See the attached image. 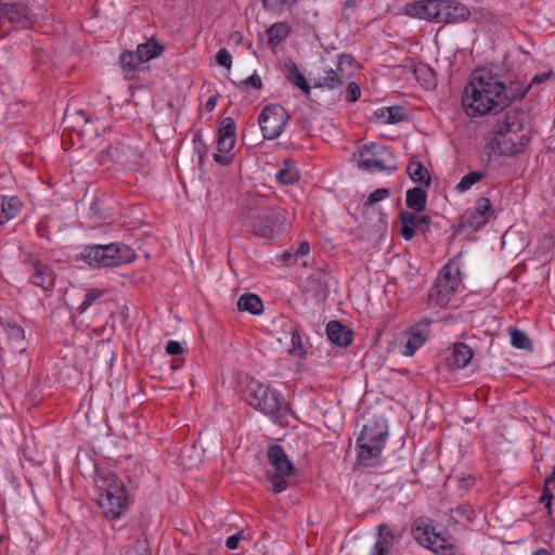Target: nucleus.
I'll return each mask as SVG.
<instances>
[{
  "instance_id": "30",
  "label": "nucleus",
  "mask_w": 555,
  "mask_h": 555,
  "mask_svg": "<svg viewBox=\"0 0 555 555\" xmlns=\"http://www.w3.org/2000/svg\"><path fill=\"white\" fill-rule=\"evenodd\" d=\"M164 51V47L153 38L138 46L135 54L139 62H147L154 57L159 56Z\"/></svg>"
},
{
  "instance_id": "62",
  "label": "nucleus",
  "mask_w": 555,
  "mask_h": 555,
  "mask_svg": "<svg viewBox=\"0 0 555 555\" xmlns=\"http://www.w3.org/2000/svg\"><path fill=\"white\" fill-rule=\"evenodd\" d=\"M545 508L547 509L548 514H552V502L550 505H545Z\"/></svg>"
},
{
  "instance_id": "27",
  "label": "nucleus",
  "mask_w": 555,
  "mask_h": 555,
  "mask_svg": "<svg viewBox=\"0 0 555 555\" xmlns=\"http://www.w3.org/2000/svg\"><path fill=\"white\" fill-rule=\"evenodd\" d=\"M327 278L325 272H315L308 276L306 282V289L312 296H324L327 291Z\"/></svg>"
},
{
  "instance_id": "37",
  "label": "nucleus",
  "mask_w": 555,
  "mask_h": 555,
  "mask_svg": "<svg viewBox=\"0 0 555 555\" xmlns=\"http://www.w3.org/2000/svg\"><path fill=\"white\" fill-rule=\"evenodd\" d=\"M508 333L511 335V343L513 347L529 351L532 350V343L524 331L511 326L508 327Z\"/></svg>"
},
{
  "instance_id": "45",
  "label": "nucleus",
  "mask_w": 555,
  "mask_h": 555,
  "mask_svg": "<svg viewBox=\"0 0 555 555\" xmlns=\"http://www.w3.org/2000/svg\"><path fill=\"white\" fill-rule=\"evenodd\" d=\"M249 87L260 89L262 87L261 78L254 74L238 83V88L243 91H246Z\"/></svg>"
},
{
  "instance_id": "11",
  "label": "nucleus",
  "mask_w": 555,
  "mask_h": 555,
  "mask_svg": "<svg viewBox=\"0 0 555 555\" xmlns=\"http://www.w3.org/2000/svg\"><path fill=\"white\" fill-rule=\"evenodd\" d=\"M289 119V114L280 104L266 106L258 118V122L264 139H276L283 131Z\"/></svg>"
},
{
  "instance_id": "38",
  "label": "nucleus",
  "mask_w": 555,
  "mask_h": 555,
  "mask_svg": "<svg viewBox=\"0 0 555 555\" xmlns=\"http://www.w3.org/2000/svg\"><path fill=\"white\" fill-rule=\"evenodd\" d=\"M298 0H261L264 10L281 14L291 10Z\"/></svg>"
},
{
  "instance_id": "32",
  "label": "nucleus",
  "mask_w": 555,
  "mask_h": 555,
  "mask_svg": "<svg viewBox=\"0 0 555 555\" xmlns=\"http://www.w3.org/2000/svg\"><path fill=\"white\" fill-rule=\"evenodd\" d=\"M285 69L287 72V79L291 80L297 88L309 94L311 88L307 82L305 76L299 72L297 65L293 61L285 62Z\"/></svg>"
},
{
  "instance_id": "4",
  "label": "nucleus",
  "mask_w": 555,
  "mask_h": 555,
  "mask_svg": "<svg viewBox=\"0 0 555 555\" xmlns=\"http://www.w3.org/2000/svg\"><path fill=\"white\" fill-rule=\"evenodd\" d=\"M245 401L261 413L279 421L287 410L280 395L257 379H249L244 391Z\"/></svg>"
},
{
  "instance_id": "26",
  "label": "nucleus",
  "mask_w": 555,
  "mask_h": 555,
  "mask_svg": "<svg viewBox=\"0 0 555 555\" xmlns=\"http://www.w3.org/2000/svg\"><path fill=\"white\" fill-rule=\"evenodd\" d=\"M4 330L8 334L9 345L12 347L13 352L25 350V331L22 326L16 323L8 322L4 325Z\"/></svg>"
},
{
  "instance_id": "49",
  "label": "nucleus",
  "mask_w": 555,
  "mask_h": 555,
  "mask_svg": "<svg viewBox=\"0 0 555 555\" xmlns=\"http://www.w3.org/2000/svg\"><path fill=\"white\" fill-rule=\"evenodd\" d=\"M166 351H167V353H169L171 356H178L183 352V348L180 345V343L170 340L166 346Z\"/></svg>"
},
{
  "instance_id": "42",
  "label": "nucleus",
  "mask_w": 555,
  "mask_h": 555,
  "mask_svg": "<svg viewBox=\"0 0 555 555\" xmlns=\"http://www.w3.org/2000/svg\"><path fill=\"white\" fill-rule=\"evenodd\" d=\"M218 137L236 138L235 135V122L232 118L228 117L221 121Z\"/></svg>"
},
{
  "instance_id": "24",
  "label": "nucleus",
  "mask_w": 555,
  "mask_h": 555,
  "mask_svg": "<svg viewBox=\"0 0 555 555\" xmlns=\"http://www.w3.org/2000/svg\"><path fill=\"white\" fill-rule=\"evenodd\" d=\"M23 204L17 196L1 197L0 224H3L15 218L22 210Z\"/></svg>"
},
{
  "instance_id": "43",
  "label": "nucleus",
  "mask_w": 555,
  "mask_h": 555,
  "mask_svg": "<svg viewBox=\"0 0 555 555\" xmlns=\"http://www.w3.org/2000/svg\"><path fill=\"white\" fill-rule=\"evenodd\" d=\"M388 195H389L388 189H385V188L377 189L370 194V196L367 197L364 205H365V207H370V206L385 199Z\"/></svg>"
},
{
  "instance_id": "60",
  "label": "nucleus",
  "mask_w": 555,
  "mask_h": 555,
  "mask_svg": "<svg viewBox=\"0 0 555 555\" xmlns=\"http://www.w3.org/2000/svg\"><path fill=\"white\" fill-rule=\"evenodd\" d=\"M533 555H551L550 552L545 548H539L537 550Z\"/></svg>"
},
{
  "instance_id": "15",
  "label": "nucleus",
  "mask_w": 555,
  "mask_h": 555,
  "mask_svg": "<svg viewBox=\"0 0 555 555\" xmlns=\"http://www.w3.org/2000/svg\"><path fill=\"white\" fill-rule=\"evenodd\" d=\"M400 233L406 241L411 240L416 231L426 232L429 229L430 219L428 216H417L412 211L400 212Z\"/></svg>"
},
{
  "instance_id": "59",
  "label": "nucleus",
  "mask_w": 555,
  "mask_h": 555,
  "mask_svg": "<svg viewBox=\"0 0 555 555\" xmlns=\"http://www.w3.org/2000/svg\"><path fill=\"white\" fill-rule=\"evenodd\" d=\"M553 483H555V466H554L552 473L544 480L545 486L550 487Z\"/></svg>"
},
{
  "instance_id": "23",
  "label": "nucleus",
  "mask_w": 555,
  "mask_h": 555,
  "mask_svg": "<svg viewBox=\"0 0 555 555\" xmlns=\"http://www.w3.org/2000/svg\"><path fill=\"white\" fill-rule=\"evenodd\" d=\"M377 529L378 537L374 544L373 555H390L395 542V535L387 525H379Z\"/></svg>"
},
{
  "instance_id": "50",
  "label": "nucleus",
  "mask_w": 555,
  "mask_h": 555,
  "mask_svg": "<svg viewBox=\"0 0 555 555\" xmlns=\"http://www.w3.org/2000/svg\"><path fill=\"white\" fill-rule=\"evenodd\" d=\"M243 539V533L242 531L229 537L225 541V546L229 548V550H235L237 548V545H238V542Z\"/></svg>"
},
{
  "instance_id": "22",
  "label": "nucleus",
  "mask_w": 555,
  "mask_h": 555,
  "mask_svg": "<svg viewBox=\"0 0 555 555\" xmlns=\"http://www.w3.org/2000/svg\"><path fill=\"white\" fill-rule=\"evenodd\" d=\"M473 350L469 346L464 343H457L453 345L451 357H449V366L453 369H463L469 364L473 359Z\"/></svg>"
},
{
  "instance_id": "7",
  "label": "nucleus",
  "mask_w": 555,
  "mask_h": 555,
  "mask_svg": "<svg viewBox=\"0 0 555 555\" xmlns=\"http://www.w3.org/2000/svg\"><path fill=\"white\" fill-rule=\"evenodd\" d=\"M268 460L274 468L273 473H268V478L272 482V491L274 493L285 491L288 488L286 478L295 473L292 461L280 444L269 447Z\"/></svg>"
},
{
  "instance_id": "31",
  "label": "nucleus",
  "mask_w": 555,
  "mask_h": 555,
  "mask_svg": "<svg viewBox=\"0 0 555 555\" xmlns=\"http://www.w3.org/2000/svg\"><path fill=\"white\" fill-rule=\"evenodd\" d=\"M240 311H247L251 314H260L263 311V304L255 294H244L237 300Z\"/></svg>"
},
{
  "instance_id": "39",
  "label": "nucleus",
  "mask_w": 555,
  "mask_h": 555,
  "mask_svg": "<svg viewBox=\"0 0 555 555\" xmlns=\"http://www.w3.org/2000/svg\"><path fill=\"white\" fill-rule=\"evenodd\" d=\"M143 62L138 61V55L132 52H124L120 55V65L124 68V70L127 72L126 77L130 79L132 77V74L135 72V69L142 64Z\"/></svg>"
},
{
  "instance_id": "20",
  "label": "nucleus",
  "mask_w": 555,
  "mask_h": 555,
  "mask_svg": "<svg viewBox=\"0 0 555 555\" xmlns=\"http://www.w3.org/2000/svg\"><path fill=\"white\" fill-rule=\"evenodd\" d=\"M442 24L465 21L469 16V10L462 3L451 0H441Z\"/></svg>"
},
{
  "instance_id": "28",
  "label": "nucleus",
  "mask_w": 555,
  "mask_h": 555,
  "mask_svg": "<svg viewBox=\"0 0 555 555\" xmlns=\"http://www.w3.org/2000/svg\"><path fill=\"white\" fill-rule=\"evenodd\" d=\"M409 177L416 183L423 184L426 188L430 185L431 179L426 167L415 158H411L406 168Z\"/></svg>"
},
{
  "instance_id": "1",
  "label": "nucleus",
  "mask_w": 555,
  "mask_h": 555,
  "mask_svg": "<svg viewBox=\"0 0 555 555\" xmlns=\"http://www.w3.org/2000/svg\"><path fill=\"white\" fill-rule=\"evenodd\" d=\"M530 86L526 89L515 85L508 87L498 74L491 70H482L474 75L465 87L462 105L470 117L483 116L493 112H502L516 99H522Z\"/></svg>"
},
{
  "instance_id": "40",
  "label": "nucleus",
  "mask_w": 555,
  "mask_h": 555,
  "mask_svg": "<svg viewBox=\"0 0 555 555\" xmlns=\"http://www.w3.org/2000/svg\"><path fill=\"white\" fill-rule=\"evenodd\" d=\"M292 347L288 349V353L304 358L306 356V349L304 348L302 339L298 328L293 327L291 331Z\"/></svg>"
},
{
  "instance_id": "21",
  "label": "nucleus",
  "mask_w": 555,
  "mask_h": 555,
  "mask_svg": "<svg viewBox=\"0 0 555 555\" xmlns=\"http://www.w3.org/2000/svg\"><path fill=\"white\" fill-rule=\"evenodd\" d=\"M330 341L339 347H348L352 341V332L338 321H330L326 325Z\"/></svg>"
},
{
  "instance_id": "52",
  "label": "nucleus",
  "mask_w": 555,
  "mask_h": 555,
  "mask_svg": "<svg viewBox=\"0 0 555 555\" xmlns=\"http://www.w3.org/2000/svg\"><path fill=\"white\" fill-rule=\"evenodd\" d=\"M553 493L551 491V488L548 486H545L543 487L542 489V494L540 496V502L545 505H550V503L552 502L553 500Z\"/></svg>"
},
{
  "instance_id": "12",
  "label": "nucleus",
  "mask_w": 555,
  "mask_h": 555,
  "mask_svg": "<svg viewBox=\"0 0 555 555\" xmlns=\"http://www.w3.org/2000/svg\"><path fill=\"white\" fill-rule=\"evenodd\" d=\"M414 539L422 545L435 552L438 550L452 548V542L441 532H436L434 527L416 521L412 528Z\"/></svg>"
},
{
  "instance_id": "10",
  "label": "nucleus",
  "mask_w": 555,
  "mask_h": 555,
  "mask_svg": "<svg viewBox=\"0 0 555 555\" xmlns=\"http://www.w3.org/2000/svg\"><path fill=\"white\" fill-rule=\"evenodd\" d=\"M359 167L370 171H393V154L382 144L364 145L359 152Z\"/></svg>"
},
{
  "instance_id": "61",
  "label": "nucleus",
  "mask_w": 555,
  "mask_h": 555,
  "mask_svg": "<svg viewBox=\"0 0 555 555\" xmlns=\"http://www.w3.org/2000/svg\"><path fill=\"white\" fill-rule=\"evenodd\" d=\"M357 4V1L356 0H347L345 2V8H354Z\"/></svg>"
},
{
  "instance_id": "41",
  "label": "nucleus",
  "mask_w": 555,
  "mask_h": 555,
  "mask_svg": "<svg viewBox=\"0 0 555 555\" xmlns=\"http://www.w3.org/2000/svg\"><path fill=\"white\" fill-rule=\"evenodd\" d=\"M483 177V172L472 171L461 179L456 186V190L460 192H465L469 190L475 183L479 182Z\"/></svg>"
},
{
  "instance_id": "46",
  "label": "nucleus",
  "mask_w": 555,
  "mask_h": 555,
  "mask_svg": "<svg viewBox=\"0 0 555 555\" xmlns=\"http://www.w3.org/2000/svg\"><path fill=\"white\" fill-rule=\"evenodd\" d=\"M216 61L220 66L230 69L232 65V56L227 49H220L216 54Z\"/></svg>"
},
{
  "instance_id": "3",
  "label": "nucleus",
  "mask_w": 555,
  "mask_h": 555,
  "mask_svg": "<svg viewBox=\"0 0 555 555\" xmlns=\"http://www.w3.org/2000/svg\"><path fill=\"white\" fill-rule=\"evenodd\" d=\"M95 486L100 491L98 504L103 514L106 517H119L128 505V495L124 482L114 474H99L95 477Z\"/></svg>"
},
{
  "instance_id": "51",
  "label": "nucleus",
  "mask_w": 555,
  "mask_h": 555,
  "mask_svg": "<svg viewBox=\"0 0 555 555\" xmlns=\"http://www.w3.org/2000/svg\"><path fill=\"white\" fill-rule=\"evenodd\" d=\"M451 512L468 520H470L473 517V511L468 506H457L456 508H453Z\"/></svg>"
},
{
  "instance_id": "17",
  "label": "nucleus",
  "mask_w": 555,
  "mask_h": 555,
  "mask_svg": "<svg viewBox=\"0 0 555 555\" xmlns=\"http://www.w3.org/2000/svg\"><path fill=\"white\" fill-rule=\"evenodd\" d=\"M430 320L425 319L414 326H411L408 332V340L404 345L402 353L406 357H411L415 351L424 345L427 337L429 336Z\"/></svg>"
},
{
  "instance_id": "2",
  "label": "nucleus",
  "mask_w": 555,
  "mask_h": 555,
  "mask_svg": "<svg viewBox=\"0 0 555 555\" xmlns=\"http://www.w3.org/2000/svg\"><path fill=\"white\" fill-rule=\"evenodd\" d=\"M241 218L251 231L261 237H271L285 223V210L272 205L271 201L260 194H246L241 199Z\"/></svg>"
},
{
  "instance_id": "57",
  "label": "nucleus",
  "mask_w": 555,
  "mask_h": 555,
  "mask_svg": "<svg viewBox=\"0 0 555 555\" xmlns=\"http://www.w3.org/2000/svg\"><path fill=\"white\" fill-rule=\"evenodd\" d=\"M80 116L85 119L86 131H91L92 120L89 116H86L82 111L79 112Z\"/></svg>"
},
{
  "instance_id": "29",
  "label": "nucleus",
  "mask_w": 555,
  "mask_h": 555,
  "mask_svg": "<svg viewBox=\"0 0 555 555\" xmlns=\"http://www.w3.org/2000/svg\"><path fill=\"white\" fill-rule=\"evenodd\" d=\"M405 203L408 208L415 212L424 211L427 203V193L422 188H413L406 191Z\"/></svg>"
},
{
  "instance_id": "35",
  "label": "nucleus",
  "mask_w": 555,
  "mask_h": 555,
  "mask_svg": "<svg viewBox=\"0 0 555 555\" xmlns=\"http://www.w3.org/2000/svg\"><path fill=\"white\" fill-rule=\"evenodd\" d=\"M289 26L286 23H275L268 30V42L271 46H276L289 34Z\"/></svg>"
},
{
  "instance_id": "13",
  "label": "nucleus",
  "mask_w": 555,
  "mask_h": 555,
  "mask_svg": "<svg viewBox=\"0 0 555 555\" xmlns=\"http://www.w3.org/2000/svg\"><path fill=\"white\" fill-rule=\"evenodd\" d=\"M8 20L17 28H30L37 21V15L24 3H0V18Z\"/></svg>"
},
{
  "instance_id": "25",
  "label": "nucleus",
  "mask_w": 555,
  "mask_h": 555,
  "mask_svg": "<svg viewBox=\"0 0 555 555\" xmlns=\"http://www.w3.org/2000/svg\"><path fill=\"white\" fill-rule=\"evenodd\" d=\"M525 113L517 109H512L505 113L504 120L499 121L494 127L495 129L511 130L517 132L524 131Z\"/></svg>"
},
{
  "instance_id": "16",
  "label": "nucleus",
  "mask_w": 555,
  "mask_h": 555,
  "mask_svg": "<svg viewBox=\"0 0 555 555\" xmlns=\"http://www.w3.org/2000/svg\"><path fill=\"white\" fill-rule=\"evenodd\" d=\"M27 257V261L30 263L34 271L31 275V283L44 291H51L55 283V275L53 271L39 259L35 258L31 253H28Z\"/></svg>"
},
{
  "instance_id": "58",
  "label": "nucleus",
  "mask_w": 555,
  "mask_h": 555,
  "mask_svg": "<svg viewBox=\"0 0 555 555\" xmlns=\"http://www.w3.org/2000/svg\"><path fill=\"white\" fill-rule=\"evenodd\" d=\"M216 103H217V98L216 96H210L206 104H205V107L208 109V111H212L216 106Z\"/></svg>"
},
{
  "instance_id": "14",
  "label": "nucleus",
  "mask_w": 555,
  "mask_h": 555,
  "mask_svg": "<svg viewBox=\"0 0 555 555\" xmlns=\"http://www.w3.org/2000/svg\"><path fill=\"white\" fill-rule=\"evenodd\" d=\"M404 13L431 23L441 22V0H417L404 5Z\"/></svg>"
},
{
  "instance_id": "54",
  "label": "nucleus",
  "mask_w": 555,
  "mask_h": 555,
  "mask_svg": "<svg viewBox=\"0 0 555 555\" xmlns=\"http://www.w3.org/2000/svg\"><path fill=\"white\" fill-rule=\"evenodd\" d=\"M298 259V257L296 256V253L295 251H285L283 255H282V261L285 262L286 264H292L294 262H296Z\"/></svg>"
},
{
  "instance_id": "56",
  "label": "nucleus",
  "mask_w": 555,
  "mask_h": 555,
  "mask_svg": "<svg viewBox=\"0 0 555 555\" xmlns=\"http://www.w3.org/2000/svg\"><path fill=\"white\" fill-rule=\"evenodd\" d=\"M214 159L220 165H229L231 163V156H222L220 154H214Z\"/></svg>"
},
{
  "instance_id": "44",
  "label": "nucleus",
  "mask_w": 555,
  "mask_h": 555,
  "mask_svg": "<svg viewBox=\"0 0 555 555\" xmlns=\"http://www.w3.org/2000/svg\"><path fill=\"white\" fill-rule=\"evenodd\" d=\"M101 296H102L101 291L92 289V291L88 292L85 296L83 301L79 306V312L83 313Z\"/></svg>"
},
{
  "instance_id": "19",
  "label": "nucleus",
  "mask_w": 555,
  "mask_h": 555,
  "mask_svg": "<svg viewBox=\"0 0 555 555\" xmlns=\"http://www.w3.org/2000/svg\"><path fill=\"white\" fill-rule=\"evenodd\" d=\"M493 215L492 204L489 198L480 197L476 202L475 209L466 218V225L473 230L482 228Z\"/></svg>"
},
{
  "instance_id": "8",
  "label": "nucleus",
  "mask_w": 555,
  "mask_h": 555,
  "mask_svg": "<svg viewBox=\"0 0 555 555\" xmlns=\"http://www.w3.org/2000/svg\"><path fill=\"white\" fill-rule=\"evenodd\" d=\"M387 431L375 425H364L358 439V460L361 464L379 456L387 438Z\"/></svg>"
},
{
  "instance_id": "9",
  "label": "nucleus",
  "mask_w": 555,
  "mask_h": 555,
  "mask_svg": "<svg viewBox=\"0 0 555 555\" xmlns=\"http://www.w3.org/2000/svg\"><path fill=\"white\" fill-rule=\"evenodd\" d=\"M490 146L494 153L511 157L522 153L530 142L529 132L493 129Z\"/></svg>"
},
{
  "instance_id": "53",
  "label": "nucleus",
  "mask_w": 555,
  "mask_h": 555,
  "mask_svg": "<svg viewBox=\"0 0 555 555\" xmlns=\"http://www.w3.org/2000/svg\"><path fill=\"white\" fill-rule=\"evenodd\" d=\"M553 72L550 70L547 73H543V74H539V75H535L532 79H531V85L533 83H542V82H545L547 81L551 76H552Z\"/></svg>"
},
{
  "instance_id": "6",
  "label": "nucleus",
  "mask_w": 555,
  "mask_h": 555,
  "mask_svg": "<svg viewBox=\"0 0 555 555\" xmlns=\"http://www.w3.org/2000/svg\"><path fill=\"white\" fill-rule=\"evenodd\" d=\"M460 282L459 268L452 264H446L439 272L434 286L428 293V305L430 307H446L459 287Z\"/></svg>"
},
{
  "instance_id": "47",
  "label": "nucleus",
  "mask_w": 555,
  "mask_h": 555,
  "mask_svg": "<svg viewBox=\"0 0 555 555\" xmlns=\"http://www.w3.org/2000/svg\"><path fill=\"white\" fill-rule=\"evenodd\" d=\"M360 95V87L353 81L349 82L346 90V100L348 102H356L359 100Z\"/></svg>"
},
{
  "instance_id": "33",
  "label": "nucleus",
  "mask_w": 555,
  "mask_h": 555,
  "mask_svg": "<svg viewBox=\"0 0 555 555\" xmlns=\"http://www.w3.org/2000/svg\"><path fill=\"white\" fill-rule=\"evenodd\" d=\"M413 74L415 79L425 88L433 89L436 86L435 73L427 65L418 64L414 66Z\"/></svg>"
},
{
  "instance_id": "5",
  "label": "nucleus",
  "mask_w": 555,
  "mask_h": 555,
  "mask_svg": "<svg viewBox=\"0 0 555 555\" xmlns=\"http://www.w3.org/2000/svg\"><path fill=\"white\" fill-rule=\"evenodd\" d=\"M85 260L93 267H117L135 259L134 250L124 244L94 245L86 249Z\"/></svg>"
},
{
  "instance_id": "48",
  "label": "nucleus",
  "mask_w": 555,
  "mask_h": 555,
  "mask_svg": "<svg viewBox=\"0 0 555 555\" xmlns=\"http://www.w3.org/2000/svg\"><path fill=\"white\" fill-rule=\"evenodd\" d=\"M236 138L218 137V150L221 153L230 152L235 145Z\"/></svg>"
},
{
  "instance_id": "55",
  "label": "nucleus",
  "mask_w": 555,
  "mask_h": 555,
  "mask_svg": "<svg viewBox=\"0 0 555 555\" xmlns=\"http://www.w3.org/2000/svg\"><path fill=\"white\" fill-rule=\"evenodd\" d=\"M309 250H310L309 244L307 242H302V243H300L299 247L295 250V253H296V256L299 258V257L307 256Z\"/></svg>"
},
{
  "instance_id": "36",
  "label": "nucleus",
  "mask_w": 555,
  "mask_h": 555,
  "mask_svg": "<svg viewBox=\"0 0 555 555\" xmlns=\"http://www.w3.org/2000/svg\"><path fill=\"white\" fill-rule=\"evenodd\" d=\"M275 179L280 184H293L298 181L299 173L288 160H284V167L275 173Z\"/></svg>"
},
{
  "instance_id": "34",
  "label": "nucleus",
  "mask_w": 555,
  "mask_h": 555,
  "mask_svg": "<svg viewBox=\"0 0 555 555\" xmlns=\"http://www.w3.org/2000/svg\"><path fill=\"white\" fill-rule=\"evenodd\" d=\"M376 116L382 118L386 124H397L405 118L401 106L383 107L376 112Z\"/></svg>"
},
{
  "instance_id": "18",
  "label": "nucleus",
  "mask_w": 555,
  "mask_h": 555,
  "mask_svg": "<svg viewBox=\"0 0 555 555\" xmlns=\"http://www.w3.org/2000/svg\"><path fill=\"white\" fill-rule=\"evenodd\" d=\"M345 60H350L349 55H340L339 62L336 65V68H328L324 70L322 76H319L314 82L315 88H328L336 89L337 87L343 86L346 82V75L341 67L343 62Z\"/></svg>"
}]
</instances>
